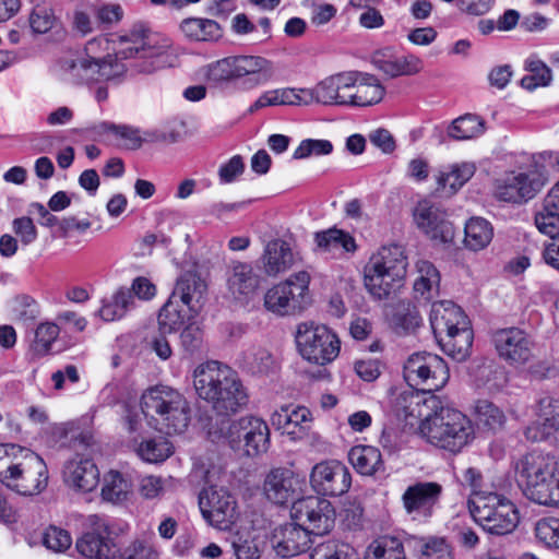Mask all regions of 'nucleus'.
Masks as SVG:
<instances>
[{
    "label": "nucleus",
    "mask_w": 559,
    "mask_h": 559,
    "mask_svg": "<svg viewBox=\"0 0 559 559\" xmlns=\"http://www.w3.org/2000/svg\"><path fill=\"white\" fill-rule=\"evenodd\" d=\"M536 228L551 239L559 236V212L540 205L534 217Z\"/></svg>",
    "instance_id": "nucleus-57"
},
{
    "label": "nucleus",
    "mask_w": 559,
    "mask_h": 559,
    "mask_svg": "<svg viewBox=\"0 0 559 559\" xmlns=\"http://www.w3.org/2000/svg\"><path fill=\"white\" fill-rule=\"evenodd\" d=\"M311 543L308 528L296 521L275 527L271 537L272 548L282 558L295 557L307 551Z\"/></svg>",
    "instance_id": "nucleus-22"
},
{
    "label": "nucleus",
    "mask_w": 559,
    "mask_h": 559,
    "mask_svg": "<svg viewBox=\"0 0 559 559\" xmlns=\"http://www.w3.org/2000/svg\"><path fill=\"white\" fill-rule=\"evenodd\" d=\"M525 69L530 72L521 80V86L525 90L533 91L539 86L550 84L552 75L550 68L538 58L532 56L525 61Z\"/></svg>",
    "instance_id": "nucleus-47"
},
{
    "label": "nucleus",
    "mask_w": 559,
    "mask_h": 559,
    "mask_svg": "<svg viewBox=\"0 0 559 559\" xmlns=\"http://www.w3.org/2000/svg\"><path fill=\"white\" fill-rule=\"evenodd\" d=\"M290 515L310 534L321 535L333 528L336 513L330 501L310 496L294 501Z\"/></svg>",
    "instance_id": "nucleus-16"
},
{
    "label": "nucleus",
    "mask_w": 559,
    "mask_h": 559,
    "mask_svg": "<svg viewBox=\"0 0 559 559\" xmlns=\"http://www.w3.org/2000/svg\"><path fill=\"white\" fill-rule=\"evenodd\" d=\"M134 298L129 289L119 288L110 299H105L98 314L104 321L119 320L133 307Z\"/></svg>",
    "instance_id": "nucleus-43"
},
{
    "label": "nucleus",
    "mask_w": 559,
    "mask_h": 559,
    "mask_svg": "<svg viewBox=\"0 0 559 559\" xmlns=\"http://www.w3.org/2000/svg\"><path fill=\"white\" fill-rule=\"evenodd\" d=\"M180 31L193 41H216L223 36L221 25L211 19L187 17L180 23Z\"/></svg>",
    "instance_id": "nucleus-34"
},
{
    "label": "nucleus",
    "mask_w": 559,
    "mask_h": 559,
    "mask_svg": "<svg viewBox=\"0 0 559 559\" xmlns=\"http://www.w3.org/2000/svg\"><path fill=\"white\" fill-rule=\"evenodd\" d=\"M393 411L400 418L421 416L420 401L413 392H402L393 401Z\"/></svg>",
    "instance_id": "nucleus-56"
},
{
    "label": "nucleus",
    "mask_w": 559,
    "mask_h": 559,
    "mask_svg": "<svg viewBox=\"0 0 559 559\" xmlns=\"http://www.w3.org/2000/svg\"><path fill=\"white\" fill-rule=\"evenodd\" d=\"M260 287V276L248 263L234 265L231 275L228 278V289L236 299H250Z\"/></svg>",
    "instance_id": "nucleus-31"
},
{
    "label": "nucleus",
    "mask_w": 559,
    "mask_h": 559,
    "mask_svg": "<svg viewBox=\"0 0 559 559\" xmlns=\"http://www.w3.org/2000/svg\"><path fill=\"white\" fill-rule=\"evenodd\" d=\"M407 258L399 245L381 247L365 266V287L378 299L388 298L403 283Z\"/></svg>",
    "instance_id": "nucleus-6"
},
{
    "label": "nucleus",
    "mask_w": 559,
    "mask_h": 559,
    "mask_svg": "<svg viewBox=\"0 0 559 559\" xmlns=\"http://www.w3.org/2000/svg\"><path fill=\"white\" fill-rule=\"evenodd\" d=\"M181 345L189 354L199 352L203 343V332L195 322H188L180 334Z\"/></svg>",
    "instance_id": "nucleus-60"
},
{
    "label": "nucleus",
    "mask_w": 559,
    "mask_h": 559,
    "mask_svg": "<svg viewBox=\"0 0 559 559\" xmlns=\"http://www.w3.org/2000/svg\"><path fill=\"white\" fill-rule=\"evenodd\" d=\"M235 559H260L264 549L263 539L250 530H241L229 537Z\"/></svg>",
    "instance_id": "nucleus-35"
},
{
    "label": "nucleus",
    "mask_w": 559,
    "mask_h": 559,
    "mask_svg": "<svg viewBox=\"0 0 559 559\" xmlns=\"http://www.w3.org/2000/svg\"><path fill=\"white\" fill-rule=\"evenodd\" d=\"M492 341L499 356L511 365H523L533 356L534 343L519 328L500 329L493 333Z\"/></svg>",
    "instance_id": "nucleus-20"
},
{
    "label": "nucleus",
    "mask_w": 559,
    "mask_h": 559,
    "mask_svg": "<svg viewBox=\"0 0 559 559\" xmlns=\"http://www.w3.org/2000/svg\"><path fill=\"white\" fill-rule=\"evenodd\" d=\"M43 543L48 549L62 552L71 546L72 538L66 530L50 526L44 533Z\"/></svg>",
    "instance_id": "nucleus-59"
},
{
    "label": "nucleus",
    "mask_w": 559,
    "mask_h": 559,
    "mask_svg": "<svg viewBox=\"0 0 559 559\" xmlns=\"http://www.w3.org/2000/svg\"><path fill=\"white\" fill-rule=\"evenodd\" d=\"M194 389L200 399L222 416H229L248 404V393L237 373L218 361L200 365L193 373Z\"/></svg>",
    "instance_id": "nucleus-2"
},
{
    "label": "nucleus",
    "mask_w": 559,
    "mask_h": 559,
    "mask_svg": "<svg viewBox=\"0 0 559 559\" xmlns=\"http://www.w3.org/2000/svg\"><path fill=\"white\" fill-rule=\"evenodd\" d=\"M333 151V144L323 139H305L293 153L294 159H306L330 155Z\"/></svg>",
    "instance_id": "nucleus-52"
},
{
    "label": "nucleus",
    "mask_w": 559,
    "mask_h": 559,
    "mask_svg": "<svg viewBox=\"0 0 559 559\" xmlns=\"http://www.w3.org/2000/svg\"><path fill=\"white\" fill-rule=\"evenodd\" d=\"M131 491L130 483L117 471H110L104 477L102 497L111 503H121L127 500Z\"/></svg>",
    "instance_id": "nucleus-46"
},
{
    "label": "nucleus",
    "mask_w": 559,
    "mask_h": 559,
    "mask_svg": "<svg viewBox=\"0 0 559 559\" xmlns=\"http://www.w3.org/2000/svg\"><path fill=\"white\" fill-rule=\"evenodd\" d=\"M310 559H357V556L348 544L331 539L316 545Z\"/></svg>",
    "instance_id": "nucleus-49"
},
{
    "label": "nucleus",
    "mask_w": 559,
    "mask_h": 559,
    "mask_svg": "<svg viewBox=\"0 0 559 559\" xmlns=\"http://www.w3.org/2000/svg\"><path fill=\"white\" fill-rule=\"evenodd\" d=\"M62 477L64 484L71 489L90 492L98 485L99 471L91 459L75 454L66 462Z\"/></svg>",
    "instance_id": "nucleus-24"
},
{
    "label": "nucleus",
    "mask_w": 559,
    "mask_h": 559,
    "mask_svg": "<svg viewBox=\"0 0 559 559\" xmlns=\"http://www.w3.org/2000/svg\"><path fill=\"white\" fill-rule=\"evenodd\" d=\"M0 481L20 495H38L47 487L48 469L35 452L15 444H0Z\"/></svg>",
    "instance_id": "nucleus-4"
},
{
    "label": "nucleus",
    "mask_w": 559,
    "mask_h": 559,
    "mask_svg": "<svg viewBox=\"0 0 559 559\" xmlns=\"http://www.w3.org/2000/svg\"><path fill=\"white\" fill-rule=\"evenodd\" d=\"M524 493L538 504L559 507V465L555 473H550V476L535 483L533 487L524 488Z\"/></svg>",
    "instance_id": "nucleus-37"
},
{
    "label": "nucleus",
    "mask_w": 559,
    "mask_h": 559,
    "mask_svg": "<svg viewBox=\"0 0 559 559\" xmlns=\"http://www.w3.org/2000/svg\"><path fill=\"white\" fill-rule=\"evenodd\" d=\"M199 506L207 523L221 531L229 530L239 516L235 496L223 487L211 486L203 489Z\"/></svg>",
    "instance_id": "nucleus-15"
},
{
    "label": "nucleus",
    "mask_w": 559,
    "mask_h": 559,
    "mask_svg": "<svg viewBox=\"0 0 559 559\" xmlns=\"http://www.w3.org/2000/svg\"><path fill=\"white\" fill-rule=\"evenodd\" d=\"M471 515L488 533L506 535L518 526L519 513L507 498L489 492L468 500Z\"/></svg>",
    "instance_id": "nucleus-7"
},
{
    "label": "nucleus",
    "mask_w": 559,
    "mask_h": 559,
    "mask_svg": "<svg viewBox=\"0 0 559 559\" xmlns=\"http://www.w3.org/2000/svg\"><path fill=\"white\" fill-rule=\"evenodd\" d=\"M216 81L249 78L252 85L267 83L274 75L273 63L260 56H236L221 59L210 67Z\"/></svg>",
    "instance_id": "nucleus-12"
},
{
    "label": "nucleus",
    "mask_w": 559,
    "mask_h": 559,
    "mask_svg": "<svg viewBox=\"0 0 559 559\" xmlns=\"http://www.w3.org/2000/svg\"><path fill=\"white\" fill-rule=\"evenodd\" d=\"M56 23L55 14L46 8L35 9L29 16V25L37 34H45L50 31Z\"/></svg>",
    "instance_id": "nucleus-64"
},
{
    "label": "nucleus",
    "mask_w": 559,
    "mask_h": 559,
    "mask_svg": "<svg viewBox=\"0 0 559 559\" xmlns=\"http://www.w3.org/2000/svg\"><path fill=\"white\" fill-rule=\"evenodd\" d=\"M314 240L317 246L325 252L338 249H343L345 252H354L357 248L355 239L348 233L337 228L317 233Z\"/></svg>",
    "instance_id": "nucleus-44"
},
{
    "label": "nucleus",
    "mask_w": 559,
    "mask_h": 559,
    "mask_svg": "<svg viewBox=\"0 0 559 559\" xmlns=\"http://www.w3.org/2000/svg\"><path fill=\"white\" fill-rule=\"evenodd\" d=\"M367 559H405L401 540L392 536H383L374 540Z\"/></svg>",
    "instance_id": "nucleus-50"
},
{
    "label": "nucleus",
    "mask_w": 559,
    "mask_h": 559,
    "mask_svg": "<svg viewBox=\"0 0 559 559\" xmlns=\"http://www.w3.org/2000/svg\"><path fill=\"white\" fill-rule=\"evenodd\" d=\"M404 378L424 392L442 389L449 381L450 372L445 361L438 355L421 352L408 357L404 365Z\"/></svg>",
    "instance_id": "nucleus-11"
},
{
    "label": "nucleus",
    "mask_w": 559,
    "mask_h": 559,
    "mask_svg": "<svg viewBox=\"0 0 559 559\" xmlns=\"http://www.w3.org/2000/svg\"><path fill=\"white\" fill-rule=\"evenodd\" d=\"M99 131L103 133L109 132L115 134L124 141V145L128 148L132 150L139 148L144 141L140 135L139 129L131 126L103 122L99 124Z\"/></svg>",
    "instance_id": "nucleus-54"
},
{
    "label": "nucleus",
    "mask_w": 559,
    "mask_h": 559,
    "mask_svg": "<svg viewBox=\"0 0 559 559\" xmlns=\"http://www.w3.org/2000/svg\"><path fill=\"white\" fill-rule=\"evenodd\" d=\"M173 453V444L164 437L143 440L136 447V454L148 463L163 462Z\"/></svg>",
    "instance_id": "nucleus-45"
},
{
    "label": "nucleus",
    "mask_w": 559,
    "mask_h": 559,
    "mask_svg": "<svg viewBox=\"0 0 559 559\" xmlns=\"http://www.w3.org/2000/svg\"><path fill=\"white\" fill-rule=\"evenodd\" d=\"M384 95V88L373 75L365 74L357 79L353 73V90L349 106H370L379 103Z\"/></svg>",
    "instance_id": "nucleus-33"
},
{
    "label": "nucleus",
    "mask_w": 559,
    "mask_h": 559,
    "mask_svg": "<svg viewBox=\"0 0 559 559\" xmlns=\"http://www.w3.org/2000/svg\"><path fill=\"white\" fill-rule=\"evenodd\" d=\"M224 437L231 449L242 451L247 456H258L270 448V428L255 416H242L230 421Z\"/></svg>",
    "instance_id": "nucleus-10"
},
{
    "label": "nucleus",
    "mask_w": 559,
    "mask_h": 559,
    "mask_svg": "<svg viewBox=\"0 0 559 559\" xmlns=\"http://www.w3.org/2000/svg\"><path fill=\"white\" fill-rule=\"evenodd\" d=\"M420 316L417 309L409 302H400L392 316L391 323L402 333H409L420 324Z\"/></svg>",
    "instance_id": "nucleus-51"
},
{
    "label": "nucleus",
    "mask_w": 559,
    "mask_h": 559,
    "mask_svg": "<svg viewBox=\"0 0 559 559\" xmlns=\"http://www.w3.org/2000/svg\"><path fill=\"white\" fill-rule=\"evenodd\" d=\"M524 435L527 440L533 442L549 439L559 442V426H557V419H551L543 425H530L526 427Z\"/></svg>",
    "instance_id": "nucleus-58"
},
{
    "label": "nucleus",
    "mask_w": 559,
    "mask_h": 559,
    "mask_svg": "<svg viewBox=\"0 0 559 559\" xmlns=\"http://www.w3.org/2000/svg\"><path fill=\"white\" fill-rule=\"evenodd\" d=\"M195 316L183 306L179 308L178 300L170 297L159 311L158 324L164 333H173Z\"/></svg>",
    "instance_id": "nucleus-40"
},
{
    "label": "nucleus",
    "mask_w": 559,
    "mask_h": 559,
    "mask_svg": "<svg viewBox=\"0 0 559 559\" xmlns=\"http://www.w3.org/2000/svg\"><path fill=\"white\" fill-rule=\"evenodd\" d=\"M432 411L420 421L419 433L430 444L452 453L460 452L474 438L472 421L460 411L439 405L431 395L424 402Z\"/></svg>",
    "instance_id": "nucleus-3"
},
{
    "label": "nucleus",
    "mask_w": 559,
    "mask_h": 559,
    "mask_svg": "<svg viewBox=\"0 0 559 559\" xmlns=\"http://www.w3.org/2000/svg\"><path fill=\"white\" fill-rule=\"evenodd\" d=\"M414 221L417 227L430 239L439 242H450L454 231L444 211L428 201H420L414 210Z\"/></svg>",
    "instance_id": "nucleus-21"
},
{
    "label": "nucleus",
    "mask_w": 559,
    "mask_h": 559,
    "mask_svg": "<svg viewBox=\"0 0 559 559\" xmlns=\"http://www.w3.org/2000/svg\"><path fill=\"white\" fill-rule=\"evenodd\" d=\"M537 419L532 425H543L551 419H557L559 426V400L551 396H544L538 401Z\"/></svg>",
    "instance_id": "nucleus-62"
},
{
    "label": "nucleus",
    "mask_w": 559,
    "mask_h": 559,
    "mask_svg": "<svg viewBox=\"0 0 559 559\" xmlns=\"http://www.w3.org/2000/svg\"><path fill=\"white\" fill-rule=\"evenodd\" d=\"M311 413L304 406H282L271 415V424L275 429L290 437L301 439L311 425Z\"/></svg>",
    "instance_id": "nucleus-26"
},
{
    "label": "nucleus",
    "mask_w": 559,
    "mask_h": 559,
    "mask_svg": "<svg viewBox=\"0 0 559 559\" xmlns=\"http://www.w3.org/2000/svg\"><path fill=\"white\" fill-rule=\"evenodd\" d=\"M295 340L301 357L319 366H325L335 360L341 350L337 335L324 324L299 323Z\"/></svg>",
    "instance_id": "nucleus-8"
},
{
    "label": "nucleus",
    "mask_w": 559,
    "mask_h": 559,
    "mask_svg": "<svg viewBox=\"0 0 559 559\" xmlns=\"http://www.w3.org/2000/svg\"><path fill=\"white\" fill-rule=\"evenodd\" d=\"M60 329L56 323L44 322L40 323L35 331V341L33 349L37 355H46L52 343L58 338Z\"/></svg>",
    "instance_id": "nucleus-53"
},
{
    "label": "nucleus",
    "mask_w": 559,
    "mask_h": 559,
    "mask_svg": "<svg viewBox=\"0 0 559 559\" xmlns=\"http://www.w3.org/2000/svg\"><path fill=\"white\" fill-rule=\"evenodd\" d=\"M128 46L115 56L104 59L80 55L63 60L62 69L75 83H88L99 80H112L122 75L128 68L139 73L150 74L165 68L171 40L159 33L152 32L145 24L136 23L120 37Z\"/></svg>",
    "instance_id": "nucleus-1"
},
{
    "label": "nucleus",
    "mask_w": 559,
    "mask_h": 559,
    "mask_svg": "<svg viewBox=\"0 0 559 559\" xmlns=\"http://www.w3.org/2000/svg\"><path fill=\"white\" fill-rule=\"evenodd\" d=\"M475 170L476 165L472 162L454 164L449 170H441L437 175L438 189L449 188L454 193L474 176Z\"/></svg>",
    "instance_id": "nucleus-39"
},
{
    "label": "nucleus",
    "mask_w": 559,
    "mask_h": 559,
    "mask_svg": "<svg viewBox=\"0 0 559 559\" xmlns=\"http://www.w3.org/2000/svg\"><path fill=\"white\" fill-rule=\"evenodd\" d=\"M558 465L559 463L549 454L527 453L515 463L516 481L524 488L533 487L535 483L555 473Z\"/></svg>",
    "instance_id": "nucleus-23"
},
{
    "label": "nucleus",
    "mask_w": 559,
    "mask_h": 559,
    "mask_svg": "<svg viewBox=\"0 0 559 559\" xmlns=\"http://www.w3.org/2000/svg\"><path fill=\"white\" fill-rule=\"evenodd\" d=\"M247 367L252 372H266L272 365L271 355L263 348H251L243 354Z\"/></svg>",
    "instance_id": "nucleus-61"
},
{
    "label": "nucleus",
    "mask_w": 559,
    "mask_h": 559,
    "mask_svg": "<svg viewBox=\"0 0 559 559\" xmlns=\"http://www.w3.org/2000/svg\"><path fill=\"white\" fill-rule=\"evenodd\" d=\"M206 289L205 281L198 273L189 271L177 280L170 297L181 301L189 312L198 314Z\"/></svg>",
    "instance_id": "nucleus-27"
},
{
    "label": "nucleus",
    "mask_w": 559,
    "mask_h": 559,
    "mask_svg": "<svg viewBox=\"0 0 559 559\" xmlns=\"http://www.w3.org/2000/svg\"><path fill=\"white\" fill-rule=\"evenodd\" d=\"M12 230L24 246L33 243L37 238V228L28 216L13 219Z\"/></svg>",
    "instance_id": "nucleus-63"
},
{
    "label": "nucleus",
    "mask_w": 559,
    "mask_h": 559,
    "mask_svg": "<svg viewBox=\"0 0 559 559\" xmlns=\"http://www.w3.org/2000/svg\"><path fill=\"white\" fill-rule=\"evenodd\" d=\"M348 459L361 475L371 476L382 467L381 453L371 445L354 447L349 451Z\"/></svg>",
    "instance_id": "nucleus-41"
},
{
    "label": "nucleus",
    "mask_w": 559,
    "mask_h": 559,
    "mask_svg": "<svg viewBox=\"0 0 559 559\" xmlns=\"http://www.w3.org/2000/svg\"><path fill=\"white\" fill-rule=\"evenodd\" d=\"M546 182L547 177L535 170H510L495 179L492 194L500 202L522 204L532 200Z\"/></svg>",
    "instance_id": "nucleus-13"
},
{
    "label": "nucleus",
    "mask_w": 559,
    "mask_h": 559,
    "mask_svg": "<svg viewBox=\"0 0 559 559\" xmlns=\"http://www.w3.org/2000/svg\"><path fill=\"white\" fill-rule=\"evenodd\" d=\"M443 487L436 481H417L408 486L402 495L405 512L413 520H426L432 516L440 502Z\"/></svg>",
    "instance_id": "nucleus-18"
},
{
    "label": "nucleus",
    "mask_w": 559,
    "mask_h": 559,
    "mask_svg": "<svg viewBox=\"0 0 559 559\" xmlns=\"http://www.w3.org/2000/svg\"><path fill=\"white\" fill-rule=\"evenodd\" d=\"M85 533L76 540L78 551L86 559H114L119 547L111 537L108 519L91 514L84 522Z\"/></svg>",
    "instance_id": "nucleus-14"
},
{
    "label": "nucleus",
    "mask_w": 559,
    "mask_h": 559,
    "mask_svg": "<svg viewBox=\"0 0 559 559\" xmlns=\"http://www.w3.org/2000/svg\"><path fill=\"white\" fill-rule=\"evenodd\" d=\"M310 484L319 495L337 497L348 491L352 476L349 469L342 462L326 460L312 467Z\"/></svg>",
    "instance_id": "nucleus-17"
},
{
    "label": "nucleus",
    "mask_w": 559,
    "mask_h": 559,
    "mask_svg": "<svg viewBox=\"0 0 559 559\" xmlns=\"http://www.w3.org/2000/svg\"><path fill=\"white\" fill-rule=\"evenodd\" d=\"M305 88H276L264 92L250 107L249 111L254 112L266 106H295L307 105Z\"/></svg>",
    "instance_id": "nucleus-36"
},
{
    "label": "nucleus",
    "mask_w": 559,
    "mask_h": 559,
    "mask_svg": "<svg viewBox=\"0 0 559 559\" xmlns=\"http://www.w3.org/2000/svg\"><path fill=\"white\" fill-rule=\"evenodd\" d=\"M464 245L472 251L485 249L492 240L493 228L483 217H472L465 224Z\"/></svg>",
    "instance_id": "nucleus-38"
},
{
    "label": "nucleus",
    "mask_w": 559,
    "mask_h": 559,
    "mask_svg": "<svg viewBox=\"0 0 559 559\" xmlns=\"http://www.w3.org/2000/svg\"><path fill=\"white\" fill-rule=\"evenodd\" d=\"M415 267L417 273L414 282L415 296L423 301H429L439 295L440 273L427 260H418Z\"/></svg>",
    "instance_id": "nucleus-32"
},
{
    "label": "nucleus",
    "mask_w": 559,
    "mask_h": 559,
    "mask_svg": "<svg viewBox=\"0 0 559 559\" xmlns=\"http://www.w3.org/2000/svg\"><path fill=\"white\" fill-rule=\"evenodd\" d=\"M436 340L447 355L459 361L464 360L469 355L473 344L471 322L467 321L464 325H459L457 329L442 333Z\"/></svg>",
    "instance_id": "nucleus-30"
},
{
    "label": "nucleus",
    "mask_w": 559,
    "mask_h": 559,
    "mask_svg": "<svg viewBox=\"0 0 559 559\" xmlns=\"http://www.w3.org/2000/svg\"><path fill=\"white\" fill-rule=\"evenodd\" d=\"M353 73H338L320 81L313 88H305L307 105L312 102L328 106H349Z\"/></svg>",
    "instance_id": "nucleus-19"
},
{
    "label": "nucleus",
    "mask_w": 559,
    "mask_h": 559,
    "mask_svg": "<svg viewBox=\"0 0 559 559\" xmlns=\"http://www.w3.org/2000/svg\"><path fill=\"white\" fill-rule=\"evenodd\" d=\"M141 408L145 417L155 423V428L167 435L182 433L190 423L187 399L167 385L147 389L141 396Z\"/></svg>",
    "instance_id": "nucleus-5"
},
{
    "label": "nucleus",
    "mask_w": 559,
    "mask_h": 559,
    "mask_svg": "<svg viewBox=\"0 0 559 559\" xmlns=\"http://www.w3.org/2000/svg\"><path fill=\"white\" fill-rule=\"evenodd\" d=\"M485 132V121L473 114H465L454 119L448 127V136L454 141H467Z\"/></svg>",
    "instance_id": "nucleus-42"
},
{
    "label": "nucleus",
    "mask_w": 559,
    "mask_h": 559,
    "mask_svg": "<svg viewBox=\"0 0 559 559\" xmlns=\"http://www.w3.org/2000/svg\"><path fill=\"white\" fill-rule=\"evenodd\" d=\"M304 480L293 471L276 468L270 472L264 481L267 499L276 504H284L295 498Z\"/></svg>",
    "instance_id": "nucleus-25"
},
{
    "label": "nucleus",
    "mask_w": 559,
    "mask_h": 559,
    "mask_svg": "<svg viewBox=\"0 0 559 559\" xmlns=\"http://www.w3.org/2000/svg\"><path fill=\"white\" fill-rule=\"evenodd\" d=\"M474 415L478 424L491 430H499L506 423L504 413L488 400H478L474 405Z\"/></svg>",
    "instance_id": "nucleus-48"
},
{
    "label": "nucleus",
    "mask_w": 559,
    "mask_h": 559,
    "mask_svg": "<svg viewBox=\"0 0 559 559\" xmlns=\"http://www.w3.org/2000/svg\"><path fill=\"white\" fill-rule=\"evenodd\" d=\"M429 320L435 337L469 321L463 310L450 300L433 302Z\"/></svg>",
    "instance_id": "nucleus-28"
},
{
    "label": "nucleus",
    "mask_w": 559,
    "mask_h": 559,
    "mask_svg": "<svg viewBox=\"0 0 559 559\" xmlns=\"http://www.w3.org/2000/svg\"><path fill=\"white\" fill-rule=\"evenodd\" d=\"M535 536L548 548H559V519L539 520L535 526Z\"/></svg>",
    "instance_id": "nucleus-55"
},
{
    "label": "nucleus",
    "mask_w": 559,
    "mask_h": 559,
    "mask_svg": "<svg viewBox=\"0 0 559 559\" xmlns=\"http://www.w3.org/2000/svg\"><path fill=\"white\" fill-rule=\"evenodd\" d=\"M310 275L306 271L292 274L271 287L264 295V307L277 316H293L307 305Z\"/></svg>",
    "instance_id": "nucleus-9"
},
{
    "label": "nucleus",
    "mask_w": 559,
    "mask_h": 559,
    "mask_svg": "<svg viewBox=\"0 0 559 559\" xmlns=\"http://www.w3.org/2000/svg\"><path fill=\"white\" fill-rule=\"evenodd\" d=\"M261 269L267 276H277L294 264V254L289 245L282 239L266 243L260 258Z\"/></svg>",
    "instance_id": "nucleus-29"
}]
</instances>
